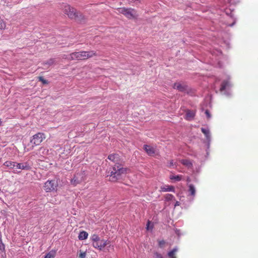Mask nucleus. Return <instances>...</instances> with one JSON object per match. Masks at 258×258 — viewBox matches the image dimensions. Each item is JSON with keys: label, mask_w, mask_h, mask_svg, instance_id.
<instances>
[{"label": "nucleus", "mask_w": 258, "mask_h": 258, "mask_svg": "<svg viewBox=\"0 0 258 258\" xmlns=\"http://www.w3.org/2000/svg\"><path fill=\"white\" fill-rule=\"evenodd\" d=\"M59 8L64 14L71 19L74 20L79 23H82L85 21L86 18L84 15L76 8L66 3L59 4Z\"/></svg>", "instance_id": "obj_1"}, {"label": "nucleus", "mask_w": 258, "mask_h": 258, "mask_svg": "<svg viewBox=\"0 0 258 258\" xmlns=\"http://www.w3.org/2000/svg\"><path fill=\"white\" fill-rule=\"evenodd\" d=\"M128 169L124 168L119 164H115L113 167L109 175V180L111 182H116L120 179L122 175L127 173Z\"/></svg>", "instance_id": "obj_2"}, {"label": "nucleus", "mask_w": 258, "mask_h": 258, "mask_svg": "<svg viewBox=\"0 0 258 258\" xmlns=\"http://www.w3.org/2000/svg\"><path fill=\"white\" fill-rule=\"evenodd\" d=\"M97 55V53L94 51H82L72 53L68 57V59L70 60H83Z\"/></svg>", "instance_id": "obj_3"}, {"label": "nucleus", "mask_w": 258, "mask_h": 258, "mask_svg": "<svg viewBox=\"0 0 258 258\" xmlns=\"http://www.w3.org/2000/svg\"><path fill=\"white\" fill-rule=\"evenodd\" d=\"M118 14L123 15L127 19H136L138 14L136 10L132 8H119L117 9Z\"/></svg>", "instance_id": "obj_4"}, {"label": "nucleus", "mask_w": 258, "mask_h": 258, "mask_svg": "<svg viewBox=\"0 0 258 258\" xmlns=\"http://www.w3.org/2000/svg\"><path fill=\"white\" fill-rule=\"evenodd\" d=\"M45 139V134L42 133H38L33 136L30 140V143L32 145L30 149L32 150L35 146L39 145Z\"/></svg>", "instance_id": "obj_5"}, {"label": "nucleus", "mask_w": 258, "mask_h": 258, "mask_svg": "<svg viewBox=\"0 0 258 258\" xmlns=\"http://www.w3.org/2000/svg\"><path fill=\"white\" fill-rule=\"evenodd\" d=\"M4 165L9 167L10 169L16 168L21 169H30V167L27 165V163H18L15 162L11 161H7L4 163Z\"/></svg>", "instance_id": "obj_6"}, {"label": "nucleus", "mask_w": 258, "mask_h": 258, "mask_svg": "<svg viewBox=\"0 0 258 258\" xmlns=\"http://www.w3.org/2000/svg\"><path fill=\"white\" fill-rule=\"evenodd\" d=\"M57 186L54 180H47L44 183V189L46 192H50L55 189Z\"/></svg>", "instance_id": "obj_7"}, {"label": "nucleus", "mask_w": 258, "mask_h": 258, "mask_svg": "<svg viewBox=\"0 0 258 258\" xmlns=\"http://www.w3.org/2000/svg\"><path fill=\"white\" fill-rule=\"evenodd\" d=\"M109 244V241L100 239L96 242V243H94L93 246L95 248L102 250L106 245Z\"/></svg>", "instance_id": "obj_8"}, {"label": "nucleus", "mask_w": 258, "mask_h": 258, "mask_svg": "<svg viewBox=\"0 0 258 258\" xmlns=\"http://www.w3.org/2000/svg\"><path fill=\"white\" fill-rule=\"evenodd\" d=\"M144 149L149 156H153L155 154V149L151 146L144 145Z\"/></svg>", "instance_id": "obj_9"}, {"label": "nucleus", "mask_w": 258, "mask_h": 258, "mask_svg": "<svg viewBox=\"0 0 258 258\" xmlns=\"http://www.w3.org/2000/svg\"><path fill=\"white\" fill-rule=\"evenodd\" d=\"M175 188L172 185H165L161 186L160 191L166 192V191H173L174 192Z\"/></svg>", "instance_id": "obj_10"}, {"label": "nucleus", "mask_w": 258, "mask_h": 258, "mask_svg": "<svg viewBox=\"0 0 258 258\" xmlns=\"http://www.w3.org/2000/svg\"><path fill=\"white\" fill-rule=\"evenodd\" d=\"M173 88L180 92H184L186 90V86L179 83H175L174 84Z\"/></svg>", "instance_id": "obj_11"}, {"label": "nucleus", "mask_w": 258, "mask_h": 258, "mask_svg": "<svg viewBox=\"0 0 258 258\" xmlns=\"http://www.w3.org/2000/svg\"><path fill=\"white\" fill-rule=\"evenodd\" d=\"M230 86V83L228 81H226V80L223 81L221 85V87L220 88V91L221 92H222L223 91L225 90L227 88L229 87Z\"/></svg>", "instance_id": "obj_12"}, {"label": "nucleus", "mask_w": 258, "mask_h": 258, "mask_svg": "<svg viewBox=\"0 0 258 258\" xmlns=\"http://www.w3.org/2000/svg\"><path fill=\"white\" fill-rule=\"evenodd\" d=\"M195 113L194 111L187 110L186 112L185 118L187 120H190L194 117Z\"/></svg>", "instance_id": "obj_13"}, {"label": "nucleus", "mask_w": 258, "mask_h": 258, "mask_svg": "<svg viewBox=\"0 0 258 258\" xmlns=\"http://www.w3.org/2000/svg\"><path fill=\"white\" fill-rule=\"evenodd\" d=\"M108 159L113 162H116L119 160V155L117 154H112L108 156Z\"/></svg>", "instance_id": "obj_14"}, {"label": "nucleus", "mask_w": 258, "mask_h": 258, "mask_svg": "<svg viewBox=\"0 0 258 258\" xmlns=\"http://www.w3.org/2000/svg\"><path fill=\"white\" fill-rule=\"evenodd\" d=\"M88 236V234L87 232L85 231H81L78 236V238L79 240H85L87 238Z\"/></svg>", "instance_id": "obj_15"}, {"label": "nucleus", "mask_w": 258, "mask_h": 258, "mask_svg": "<svg viewBox=\"0 0 258 258\" xmlns=\"http://www.w3.org/2000/svg\"><path fill=\"white\" fill-rule=\"evenodd\" d=\"M56 254V250L52 249L47 253L44 258H54Z\"/></svg>", "instance_id": "obj_16"}, {"label": "nucleus", "mask_w": 258, "mask_h": 258, "mask_svg": "<svg viewBox=\"0 0 258 258\" xmlns=\"http://www.w3.org/2000/svg\"><path fill=\"white\" fill-rule=\"evenodd\" d=\"M180 162L181 164L188 168L192 166V163L189 160L182 159L180 160Z\"/></svg>", "instance_id": "obj_17"}, {"label": "nucleus", "mask_w": 258, "mask_h": 258, "mask_svg": "<svg viewBox=\"0 0 258 258\" xmlns=\"http://www.w3.org/2000/svg\"><path fill=\"white\" fill-rule=\"evenodd\" d=\"M182 175H170V179L171 180H175V181H180L182 179Z\"/></svg>", "instance_id": "obj_18"}, {"label": "nucleus", "mask_w": 258, "mask_h": 258, "mask_svg": "<svg viewBox=\"0 0 258 258\" xmlns=\"http://www.w3.org/2000/svg\"><path fill=\"white\" fill-rule=\"evenodd\" d=\"M99 239H100V238L98 235L95 234L92 235L91 237V240L92 241V245L93 246L94 243H96V242Z\"/></svg>", "instance_id": "obj_19"}, {"label": "nucleus", "mask_w": 258, "mask_h": 258, "mask_svg": "<svg viewBox=\"0 0 258 258\" xmlns=\"http://www.w3.org/2000/svg\"><path fill=\"white\" fill-rule=\"evenodd\" d=\"M177 251V249L174 248L171 251L168 252V255L170 258H176L175 255V252Z\"/></svg>", "instance_id": "obj_20"}, {"label": "nucleus", "mask_w": 258, "mask_h": 258, "mask_svg": "<svg viewBox=\"0 0 258 258\" xmlns=\"http://www.w3.org/2000/svg\"><path fill=\"white\" fill-rule=\"evenodd\" d=\"M189 191L190 195L192 196H195L196 194V189L194 186L192 184H189Z\"/></svg>", "instance_id": "obj_21"}, {"label": "nucleus", "mask_w": 258, "mask_h": 258, "mask_svg": "<svg viewBox=\"0 0 258 258\" xmlns=\"http://www.w3.org/2000/svg\"><path fill=\"white\" fill-rule=\"evenodd\" d=\"M202 132L205 135L207 139L210 138V131L208 129L202 128H201Z\"/></svg>", "instance_id": "obj_22"}, {"label": "nucleus", "mask_w": 258, "mask_h": 258, "mask_svg": "<svg viewBox=\"0 0 258 258\" xmlns=\"http://www.w3.org/2000/svg\"><path fill=\"white\" fill-rule=\"evenodd\" d=\"M6 27V24L5 21L0 17V29H5Z\"/></svg>", "instance_id": "obj_23"}, {"label": "nucleus", "mask_w": 258, "mask_h": 258, "mask_svg": "<svg viewBox=\"0 0 258 258\" xmlns=\"http://www.w3.org/2000/svg\"><path fill=\"white\" fill-rule=\"evenodd\" d=\"M86 256V252L82 251V250H79V254L78 255L79 258H85Z\"/></svg>", "instance_id": "obj_24"}, {"label": "nucleus", "mask_w": 258, "mask_h": 258, "mask_svg": "<svg viewBox=\"0 0 258 258\" xmlns=\"http://www.w3.org/2000/svg\"><path fill=\"white\" fill-rule=\"evenodd\" d=\"M174 198L173 195L171 194H166L165 195V199L166 201H169L172 200V199Z\"/></svg>", "instance_id": "obj_25"}, {"label": "nucleus", "mask_w": 258, "mask_h": 258, "mask_svg": "<svg viewBox=\"0 0 258 258\" xmlns=\"http://www.w3.org/2000/svg\"><path fill=\"white\" fill-rule=\"evenodd\" d=\"M166 242L164 240H158V245L160 248L164 247Z\"/></svg>", "instance_id": "obj_26"}, {"label": "nucleus", "mask_w": 258, "mask_h": 258, "mask_svg": "<svg viewBox=\"0 0 258 258\" xmlns=\"http://www.w3.org/2000/svg\"><path fill=\"white\" fill-rule=\"evenodd\" d=\"M0 250L2 252H5V245L2 242V239H0Z\"/></svg>", "instance_id": "obj_27"}, {"label": "nucleus", "mask_w": 258, "mask_h": 258, "mask_svg": "<svg viewBox=\"0 0 258 258\" xmlns=\"http://www.w3.org/2000/svg\"><path fill=\"white\" fill-rule=\"evenodd\" d=\"M38 79L40 81H41L43 84H47V80L44 79V78L42 77H39Z\"/></svg>", "instance_id": "obj_28"}, {"label": "nucleus", "mask_w": 258, "mask_h": 258, "mask_svg": "<svg viewBox=\"0 0 258 258\" xmlns=\"http://www.w3.org/2000/svg\"><path fill=\"white\" fill-rule=\"evenodd\" d=\"M54 63V59H50L46 63V64H48L49 65H52Z\"/></svg>", "instance_id": "obj_29"}, {"label": "nucleus", "mask_w": 258, "mask_h": 258, "mask_svg": "<svg viewBox=\"0 0 258 258\" xmlns=\"http://www.w3.org/2000/svg\"><path fill=\"white\" fill-rule=\"evenodd\" d=\"M174 165L173 160H170L169 162V165H168V167H171V166H173Z\"/></svg>", "instance_id": "obj_30"}, {"label": "nucleus", "mask_w": 258, "mask_h": 258, "mask_svg": "<svg viewBox=\"0 0 258 258\" xmlns=\"http://www.w3.org/2000/svg\"><path fill=\"white\" fill-rule=\"evenodd\" d=\"M155 258H163L162 255L159 253H155Z\"/></svg>", "instance_id": "obj_31"}, {"label": "nucleus", "mask_w": 258, "mask_h": 258, "mask_svg": "<svg viewBox=\"0 0 258 258\" xmlns=\"http://www.w3.org/2000/svg\"><path fill=\"white\" fill-rule=\"evenodd\" d=\"M205 114H206L208 118H210L211 115H210L209 111L208 110H206L205 111Z\"/></svg>", "instance_id": "obj_32"}, {"label": "nucleus", "mask_w": 258, "mask_h": 258, "mask_svg": "<svg viewBox=\"0 0 258 258\" xmlns=\"http://www.w3.org/2000/svg\"><path fill=\"white\" fill-rule=\"evenodd\" d=\"M150 222L149 221H148V223L147 224V229L148 230L149 229V225H150Z\"/></svg>", "instance_id": "obj_33"}, {"label": "nucleus", "mask_w": 258, "mask_h": 258, "mask_svg": "<svg viewBox=\"0 0 258 258\" xmlns=\"http://www.w3.org/2000/svg\"><path fill=\"white\" fill-rule=\"evenodd\" d=\"M179 202H176L175 204V206H179Z\"/></svg>", "instance_id": "obj_34"}, {"label": "nucleus", "mask_w": 258, "mask_h": 258, "mask_svg": "<svg viewBox=\"0 0 258 258\" xmlns=\"http://www.w3.org/2000/svg\"><path fill=\"white\" fill-rule=\"evenodd\" d=\"M74 178H78V177H77V175H75Z\"/></svg>", "instance_id": "obj_35"}]
</instances>
